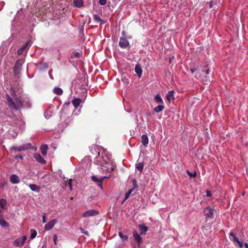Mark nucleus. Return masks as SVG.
<instances>
[{
  "label": "nucleus",
  "mask_w": 248,
  "mask_h": 248,
  "mask_svg": "<svg viewBox=\"0 0 248 248\" xmlns=\"http://www.w3.org/2000/svg\"><path fill=\"white\" fill-rule=\"evenodd\" d=\"M99 3L101 5H105L107 3L106 0H99Z\"/></svg>",
  "instance_id": "nucleus-35"
},
{
  "label": "nucleus",
  "mask_w": 248,
  "mask_h": 248,
  "mask_svg": "<svg viewBox=\"0 0 248 248\" xmlns=\"http://www.w3.org/2000/svg\"><path fill=\"white\" fill-rule=\"evenodd\" d=\"M24 50V48L21 47L20 48H19L17 50V54L19 55L21 54L22 53V52H23Z\"/></svg>",
  "instance_id": "nucleus-38"
},
{
  "label": "nucleus",
  "mask_w": 248,
  "mask_h": 248,
  "mask_svg": "<svg viewBox=\"0 0 248 248\" xmlns=\"http://www.w3.org/2000/svg\"><path fill=\"white\" fill-rule=\"evenodd\" d=\"M73 56L75 57H76V58H78L80 57V53L79 52H75L74 54H73Z\"/></svg>",
  "instance_id": "nucleus-39"
},
{
  "label": "nucleus",
  "mask_w": 248,
  "mask_h": 248,
  "mask_svg": "<svg viewBox=\"0 0 248 248\" xmlns=\"http://www.w3.org/2000/svg\"><path fill=\"white\" fill-rule=\"evenodd\" d=\"M21 65L18 61L16 62L14 68V72L15 76H17L19 74V71L21 69Z\"/></svg>",
  "instance_id": "nucleus-13"
},
{
  "label": "nucleus",
  "mask_w": 248,
  "mask_h": 248,
  "mask_svg": "<svg viewBox=\"0 0 248 248\" xmlns=\"http://www.w3.org/2000/svg\"><path fill=\"white\" fill-rule=\"evenodd\" d=\"M213 5H212V2H211L209 4V7L210 8H211L212 7Z\"/></svg>",
  "instance_id": "nucleus-51"
},
{
  "label": "nucleus",
  "mask_w": 248,
  "mask_h": 248,
  "mask_svg": "<svg viewBox=\"0 0 248 248\" xmlns=\"http://www.w3.org/2000/svg\"><path fill=\"white\" fill-rule=\"evenodd\" d=\"M57 234H54L53 236V242L54 243V244L55 245L57 244V243H56V241H57Z\"/></svg>",
  "instance_id": "nucleus-37"
},
{
  "label": "nucleus",
  "mask_w": 248,
  "mask_h": 248,
  "mask_svg": "<svg viewBox=\"0 0 248 248\" xmlns=\"http://www.w3.org/2000/svg\"><path fill=\"white\" fill-rule=\"evenodd\" d=\"M108 178V177L107 176H104L103 177H101L99 178L94 175H93L91 177V178L93 181L99 183V186H102L103 181L104 180V179L105 178Z\"/></svg>",
  "instance_id": "nucleus-11"
},
{
  "label": "nucleus",
  "mask_w": 248,
  "mask_h": 248,
  "mask_svg": "<svg viewBox=\"0 0 248 248\" xmlns=\"http://www.w3.org/2000/svg\"><path fill=\"white\" fill-rule=\"evenodd\" d=\"M29 187L32 191L37 192H39L41 189V187L35 184H31Z\"/></svg>",
  "instance_id": "nucleus-18"
},
{
  "label": "nucleus",
  "mask_w": 248,
  "mask_h": 248,
  "mask_svg": "<svg viewBox=\"0 0 248 248\" xmlns=\"http://www.w3.org/2000/svg\"><path fill=\"white\" fill-rule=\"evenodd\" d=\"M187 173L188 175V176H189L190 177H195L196 176V172L192 173L188 170H187Z\"/></svg>",
  "instance_id": "nucleus-33"
},
{
  "label": "nucleus",
  "mask_w": 248,
  "mask_h": 248,
  "mask_svg": "<svg viewBox=\"0 0 248 248\" xmlns=\"http://www.w3.org/2000/svg\"><path fill=\"white\" fill-rule=\"evenodd\" d=\"M155 101L157 103H160L161 104H163V100L160 94H157L155 97Z\"/></svg>",
  "instance_id": "nucleus-26"
},
{
  "label": "nucleus",
  "mask_w": 248,
  "mask_h": 248,
  "mask_svg": "<svg viewBox=\"0 0 248 248\" xmlns=\"http://www.w3.org/2000/svg\"><path fill=\"white\" fill-rule=\"evenodd\" d=\"M175 92L173 90L170 91L166 95L167 99L169 101H170L171 99H174V94Z\"/></svg>",
  "instance_id": "nucleus-17"
},
{
  "label": "nucleus",
  "mask_w": 248,
  "mask_h": 248,
  "mask_svg": "<svg viewBox=\"0 0 248 248\" xmlns=\"http://www.w3.org/2000/svg\"><path fill=\"white\" fill-rule=\"evenodd\" d=\"M207 196L209 197L211 196V193L209 191H206Z\"/></svg>",
  "instance_id": "nucleus-48"
},
{
  "label": "nucleus",
  "mask_w": 248,
  "mask_h": 248,
  "mask_svg": "<svg viewBox=\"0 0 248 248\" xmlns=\"http://www.w3.org/2000/svg\"><path fill=\"white\" fill-rule=\"evenodd\" d=\"M135 72L137 74L139 78H141L142 74V70L140 65L139 63L136 64L135 67Z\"/></svg>",
  "instance_id": "nucleus-14"
},
{
  "label": "nucleus",
  "mask_w": 248,
  "mask_h": 248,
  "mask_svg": "<svg viewBox=\"0 0 248 248\" xmlns=\"http://www.w3.org/2000/svg\"><path fill=\"white\" fill-rule=\"evenodd\" d=\"M71 5L75 7L80 8L84 6V1L83 0H74Z\"/></svg>",
  "instance_id": "nucleus-10"
},
{
  "label": "nucleus",
  "mask_w": 248,
  "mask_h": 248,
  "mask_svg": "<svg viewBox=\"0 0 248 248\" xmlns=\"http://www.w3.org/2000/svg\"><path fill=\"white\" fill-rule=\"evenodd\" d=\"M165 108L164 106L163 105H158V106L155 107L154 108V110L155 112L158 113L162 111Z\"/></svg>",
  "instance_id": "nucleus-24"
},
{
  "label": "nucleus",
  "mask_w": 248,
  "mask_h": 248,
  "mask_svg": "<svg viewBox=\"0 0 248 248\" xmlns=\"http://www.w3.org/2000/svg\"><path fill=\"white\" fill-rule=\"evenodd\" d=\"M98 214L99 212L98 211L90 209L84 212L82 215V217H89L95 216Z\"/></svg>",
  "instance_id": "nucleus-6"
},
{
  "label": "nucleus",
  "mask_w": 248,
  "mask_h": 248,
  "mask_svg": "<svg viewBox=\"0 0 248 248\" xmlns=\"http://www.w3.org/2000/svg\"><path fill=\"white\" fill-rule=\"evenodd\" d=\"M118 234H119V236L123 239H124V240H127L128 236L126 235L123 234V233L122 232H119Z\"/></svg>",
  "instance_id": "nucleus-31"
},
{
  "label": "nucleus",
  "mask_w": 248,
  "mask_h": 248,
  "mask_svg": "<svg viewBox=\"0 0 248 248\" xmlns=\"http://www.w3.org/2000/svg\"><path fill=\"white\" fill-rule=\"evenodd\" d=\"M237 243L238 244L240 248H242L243 246V243L242 242L240 241L239 240L237 242Z\"/></svg>",
  "instance_id": "nucleus-43"
},
{
  "label": "nucleus",
  "mask_w": 248,
  "mask_h": 248,
  "mask_svg": "<svg viewBox=\"0 0 248 248\" xmlns=\"http://www.w3.org/2000/svg\"><path fill=\"white\" fill-rule=\"evenodd\" d=\"M244 246L246 248H248V244L247 243H245Z\"/></svg>",
  "instance_id": "nucleus-50"
},
{
  "label": "nucleus",
  "mask_w": 248,
  "mask_h": 248,
  "mask_svg": "<svg viewBox=\"0 0 248 248\" xmlns=\"http://www.w3.org/2000/svg\"><path fill=\"white\" fill-rule=\"evenodd\" d=\"M93 18L94 21L98 22L101 20V18L99 17V16L98 15H93Z\"/></svg>",
  "instance_id": "nucleus-32"
},
{
  "label": "nucleus",
  "mask_w": 248,
  "mask_h": 248,
  "mask_svg": "<svg viewBox=\"0 0 248 248\" xmlns=\"http://www.w3.org/2000/svg\"><path fill=\"white\" fill-rule=\"evenodd\" d=\"M202 72L204 73H205V74L207 75V74H209L210 73V70L209 69H207V70H202Z\"/></svg>",
  "instance_id": "nucleus-40"
},
{
  "label": "nucleus",
  "mask_w": 248,
  "mask_h": 248,
  "mask_svg": "<svg viewBox=\"0 0 248 248\" xmlns=\"http://www.w3.org/2000/svg\"><path fill=\"white\" fill-rule=\"evenodd\" d=\"M29 45V42H26L23 46L22 47V48H24V49H25L26 48H27Z\"/></svg>",
  "instance_id": "nucleus-44"
},
{
  "label": "nucleus",
  "mask_w": 248,
  "mask_h": 248,
  "mask_svg": "<svg viewBox=\"0 0 248 248\" xmlns=\"http://www.w3.org/2000/svg\"><path fill=\"white\" fill-rule=\"evenodd\" d=\"M133 184L134 185V187L132 188L129 189L128 190V191L126 193V194L125 195L124 199L123 201V202H124L129 197L130 194L132 193L133 191H134L135 190H136V191L138 190L139 186L137 184L136 180H134L133 181Z\"/></svg>",
  "instance_id": "nucleus-5"
},
{
  "label": "nucleus",
  "mask_w": 248,
  "mask_h": 248,
  "mask_svg": "<svg viewBox=\"0 0 248 248\" xmlns=\"http://www.w3.org/2000/svg\"><path fill=\"white\" fill-rule=\"evenodd\" d=\"M197 70V68H195L190 69V71L192 73L195 72Z\"/></svg>",
  "instance_id": "nucleus-45"
},
{
  "label": "nucleus",
  "mask_w": 248,
  "mask_h": 248,
  "mask_svg": "<svg viewBox=\"0 0 248 248\" xmlns=\"http://www.w3.org/2000/svg\"><path fill=\"white\" fill-rule=\"evenodd\" d=\"M34 157L35 158L37 162L41 163L42 164H45L46 163V161L38 153H35L34 155Z\"/></svg>",
  "instance_id": "nucleus-12"
},
{
  "label": "nucleus",
  "mask_w": 248,
  "mask_h": 248,
  "mask_svg": "<svg viewBox=\"0 0 248 248\" xmlns=\"http://www.w3.org/2000/svg\"><path fill=\"white\" fill-rule=\"evenodd\" d=\"M230 236H232V240L234 242H236L237 243L238 241H239V239H238V238L234 235V233L232 232H230Z\"/></svg>",
  "instance_id": "nucleus-30"
},
{
  "label": "nucleus",
  "mask_w": 248,
  "mask_h": 248,
  "mask_svg": "<svg viewBox=\"0 0 248 248\" xmlns=\"http://www.w3.org/2000/svg\"><path fill=\"white\" fill-rule=\"evenodd\" d=\"M0 225L2 227H8L9 224L4 220L2 215H0Z\"/></svg>",
  "instance_id": "nucleus-21"
},
{
  "label": "nucleus",
  "mask_w": 248,
  "mask_h": 248,
  "mask_svg": "<svg viewBox=\"0 0 248 248\" xmlns=\"http://www.w3.org/2000/svg\"><path fill=\"white\" fill-rule=\"evenodd\" d=\"M30 232H31V239L34 238L36 235H37V232L36 230H35L34 229H31L30 230Z\"/></svg>",
  "instance_id": "nucleus-29"
},
{
  "label": "nucleus",
  "mask_w": 248,
  "mask_h": 248,
  "mask_svg": "<svg viewBox=\"0 0 248 248\" xmlns=\"http://www.w3.org/2000/svg\"><path fill=\"white\" fill-rule=\"evenodd\" d=\"M48 149V147L47 145L46 144L41 146V147L40 148V150H41V153L43 155H44V156L46 155Z\"/></svg>",
  "instance_id": "nucleus-20"
},
{
  "label": "nucleus",
  "mask_w": 248,
  "mask_h": 248,
  "mask_svg": "<svg viewBox=\"0 0 248 248\" xmlns=\"http://www.w3.org/2000/svg\"><path fill=\"white\" fill-rule=\"evenodd\" d=\"M16 102L17 103L16 106L18 108L19 106H21L22 105V102L21 100H16Z\"/></svg>",
  "instance_id": "nucleus-36"
},
{
  "label": "nucleus",
  "mask_w": 248,
  "mask_h": 248,
  "mask_svg": "<svg viewBox=\"0 0 248 248\" xmlns=\"http://www.w3.org/2000/svg\"><path fill=\"white\" fill-rule=\"evenodd\" d=\"M102 159L100 163V169L103 173L107 174L111 172L115 169L116 166L113 165L112 162L110 160L107 161L104 157Z\"/></svg>",
  "instance_id": "nucleus-1"
},
{
  "label": "nucleus",
  "mask_w": 248,
  "mask_h": 248,
  "mask_svg": "<svg viewBox=\"0 0 248 248\" xmlns=\"http://www.w3.org/2000/svg\"><path fill=\"white\" fill-rule=\"evenodd\" d=\"M99 22H100L101 24H105L106 23V21H105V20H104L101 19V20Z\"/></svg>",
  "instance_id": "nucleus-49"
},
{
  "label": "nucleus",
  "mask_w": 248,
  "mask_h": 248,
  "mask_svg": "<svg viewBox=\"0 0 248 248\" xmlns=\"http://www.w3.org/2000/svg\"><path fill=\"white\" fill-rule=\"evenodd\" d=\"M57 222V219H53L49 221L47 224L45 226V229L46 231H49L51 230L55 225V224Z\"/></svg>",
  "instance_id": "nucleus-9"
},
{
  "label": "nucleus",
  "mask_w": 248,
  "mask_h": 248,
  "mask_svg": "<svg viewBox=\"0 0 248 248\" xmlns=\"http://www.w3.org/2000/svg\"><path fill=\"white\" fill-rule=\"evenodd\" d=\"M13 244L15 246L21 247L23 246L24 243L21 241V238H18L14 240Z\"/></svg>",
  "instance_id": "nucleus-22"
},
{
  "label": "nucleus",
  "mask_w": 248,
  "mask_h": 248,
  "mask_svg": "<svg viewBox=\"0 0 248 248\" xmlns=\"http://www.w3.org/2000/svg\"><path fill=\"white\" fill-rule=\"evenodd\" d=\"M149 139L146 135H143L141 136V142L144 147H147L148 144Z\"/></svg>",
  "instance_id": "nucleus-16"
},
{
  "label": "nucleus",
  "mask_w": 248,
  "mask_h": 248,
  "mask_svg": "<svg viewBox=\"0 0 248 248\" xmlns=\"http://www.w3.org/2000/svg\"><path fill=\"white\" fill-rule=\"evenodd\" d=\"M11 95H15V91L13 88H11L10 90Z\"/></svg>",
  "instance_id": "nucleus-41"
},
{
  "label": "nucleus",
  "mask_w": 248,
  "mask_h": 248,
  "mask_svg": "<svg viewBox=\"0 0 248 248\" xmlns=\"http://www.w3.org/2000/svg\"><path fill=\"white\" fill-rule=\"evenodd\" d=\"M10 180L13 184H16L19 183V178L18 176L16 174L11 175Z\"/></svg>",
  "instance_id": "nucleus-15"
},
{
  "label": "nucleus",
  "mask_w": 248,
  "mask_h": 248,
  "mask_svg": "<svg viewBox=\"0 0 248 248\" xmlns=\"http://www.w3.org/2000/svg\"><path fill=\"white\" fill-rule=\"evenodd\" d=\"M143 166L144 164L143 162H138V163L136 164V169L140 172L142 171Z\"/></svg>",
  "instance_id": "nucleus-25"
},
{
  "label": "nucleus",
  "mask_w": 248,
  "mask_h": 248,
  "mask_svg": "<svg viewBox=\"0 0 248 248\" xmlns=\"http://www.w3.org/2000/svg\"><path fill=\"white\" fill-rule=\"evenodd\" d=\"M139 228L140 232L141 234H144L148 231L147 227L144 226V225H139Z\"/></svg>",
  "instance_id": "nucleus-23"
},
{
  "label": "nucleus",
  "mask_w": 248,
  "mask_h": 248,
  "mask_svg": "<svg viewBox=\"0 0 248 248\" xmlns=\"http://www.w3.org/2000/svg\"><path fill=\"white\" fill-rule=\"evenodd\" d=\"M133 236L135 240L136 241L138 246L140 247L141 243L142 242V238L138 233L136 231H134L133 232Z\"/></svg>",
  "instance_id": "nucleus-8"
},
{
  "label": "nucleus",
  "mask_w": 248,
  "mask_h": 248,
  "mask_svg": "<svg viewBox=\"0 0 248 248\" xmlns=\"http://www.w3.org/2000/svg\"><path fill=\"white\" fill-rule=\"evenodd\" d=\"M46 217L45 216H43V223L46 222Z\"/></svg>",
  "instance_id": "nucleus-47"
},
{
  "label": "nucleus",
  "mask_w": 248,
  "mask_h": 248,
  "mask_svg": "<svg viewBox=\"0 0 248 248\" xmlns=\"http://www.w3.org/2000/svg\"><path fill=\"white\" fill-rule=\"evenodd\" d=\"M214 213V209L210 208L209 206L206 207L203 210V213L205 216L206 220L213 218Z\"/></svg>",
  "instance_id": "nucleus-3"
},
{
  "label": "nucleus",
  "mask_w": 248,
  "mask_h": 248,
  "mask_svg": "<svg viewBox=\"0 0 248 248\" xmlns=\"http://www.w3.org/2000/svg\"><path fill=\"white\" fill-rule=\"evenodd\" d=\"M27 236L26 235H24L23 236L22 238H21V241H22V242L24 244L25 243V241L27 240Z\"/></svg>",
  "instance_id": "nucleus-42"
},
{
  "label": "nucleus",
  "mask_w": 248,
  "mask_h": 248,
  "mask_svg": "<svg viewBox=\"0 0 248 248\" xmlns=\"http://www.w3.org/2000/svg\"><path fill=\"white\" fill-rule=\"evenodd\" d=\"M68 186H69L70 189L72 190V180L70 179L67 184Z\"/></svg>",
  "instance_id": "nucleus-34"
},
{
  "label": "nucleus",
  "mask_w": 248,
  "mask_h": 248,
  "mask_svg": "<svg viewBox=\"0 0 248 248\" xmlns=\"http://www.w3.org/2000/svg\"><path fill=\"white\" fill-rule=\"evenodd\" d=\"M70 104L69 102L67 103V104Z\"/></svg>",
  "instance_id": "nucleus-52"
},
{
  "label": "nucleus",
  "mask_w": 248,
  "mask_h": 248,
  "mask_svg": "<svg viewBox=\"0 0 248 248\" xmlns=\"http://www.w3.org/2000/svg\"><path fill=\"white\" fill-rule=\"evenodd\" d=\"M16 158H20V159H22L23 156L21 155H16Z\"/></svg>",
  "instance_id": "nucleus-46"
},
{
  "label": "nucleus",
  "mask_w": 248,
  "mask_h": 248,
  "mask_svg": "<svg viewBox=\"0 0 248 248\" xmlns=\"http://www.w3.org/2000/svg\"><path fill=\"white\" fill-rule=\"evenodd\" d=\"M131 38V36H127L126 32L123 31H122V36L120 38L119 46L123 49L129 48L130 47V43L127 39Z\"/></svg>",
  "instance_id": "nucleus-2"
},
{
  "label": "nucleus",
  "mask_w": 248,
  "mask_h": 248,
  "mask_svg": "<svg viewBox=\"0 0 248 248\" xmlns=\"http://www.w3.org/2000/svg\"><path fill=\"white\" fill-rule=\"evenodd\" d=\"M31 146L30 144H23L19 146H13L12 148V150H15L18 152H21L22 151H25L30 148Z\"/></svg>",
  "instance_id": "nucleus-7"
},
{
  "label": "nucleus",
  "mask_w": 248,
  "mask_h": 248,
  "mask_svg": "<svg viewBox=\"0 0 248 248\" xmlns=\"http://www.w3.org/2000/svg\"><path fill=\"white\" fill-rule=\"evenodd\" d=\"M6 201L5 199H1L0 200V207L3 209H6Z\"/></svg>",
  "instance_id": "nucleus-28"
},
{
  "label": "nucleus",
  "mask_w": 248,
  "mask_h": 248,
  "mask_svg": "<svg viewBox=\"0 0 248 248\" xmlns=\"http://www.w3.org/2000/svg\"><path fill=\"white\" fill-rule=\"evenodd\" d=\"M72 104L74 105V107L77 108L79 106L81 102V100L80 98H75L72 100Z\"/></svg>",
  "instance_id": "nucleus-19"
},
{
  "label": "nucleus",
  "mask_w": 248,
  "mask_h": 248,
  "mask_svg": "<svg viewBox=\"0 0 248 248\" xmlns=\"http://www.w3.org/2000/svg\"><path fill=\"white\" fill-rule=\"evenodd\" d=\"M54 93L57 95H60L63 93L62 90L59 87H56L54 89Z\"/></svg>",
  "instance_id": "nucleus-27"
},
{
  "label": "nucleus",
  "mask_w": 248,
  "mask_h": 248,
  "mask_svg": "<svg viewBox=\"0 0 248 248\" xmlns=\"http://www.w3.org/2000/svg\"><path fill=\"white\" fill-rule=\"evenodd\" d=\"M5 99L9 107L15 109V110H17L18 109L16 103L13 101L12 97H11L9 94H6Z\"/></svg>",
  "instance_id": "nucleus-4"
}]
</instances>
